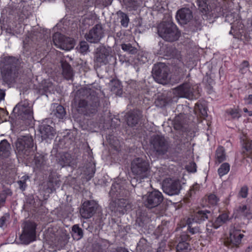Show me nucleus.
Segmentation results:
<instances>
[{
  "label": "nucleus",
  "instance_id": "obj_34",
  "mask_svg": "<svg viewBox=\"0 0 252 252\" xmlns=\"http://www.w3.org/2000/svg\"><path fill=\"white\" fill-rule=\"evenodd\" d=\"M72 237L74 239L77 240L81 239L84 235L82 229L80 228L78 224H74L72 227Z\"/></svg>",
  "mask_w": 252,
  "mask_h": 252
},
{
  "label": "nucleus",
  "instance_id": "obj_42",
  "mask_svg": "<svg viewBox=\"0 0 252 252\" xmlns=\"http://www.w3.org/2000/svg\"><path fill=\"white\" fill-rule=\"evenodd\" d=\"M121 47L123 50L132 55L135 54L137 52V49L135 47H133L130 43L122 44Z\"/></svg>",
  "mask_w": 252,
  "mask_h": 252
},
{
  "label": "nucleus",
  "instance_id": "obj_39",
  "mask_svg": "<svg viewBox=\"0 0 252 252\" xmlns=\"http://www.w3.org/2000/svg\"><path fill=\"white\" fill-rule=\"evenodd\" d=\"M57 160L58 164L62 167L68 165L70 163V158L69 155L66 154L61 155Z\"/></svg>",
  "mask_w": 252,
  "mask_h": 252
},
{
  "label": "nucleus",
  "instance_id": "obj_52",
  "mask_svg": "<svg viewBox=\"0 0 252 252\" xmlns=\"http://www.w3.org/2000/svg\"><path fill=\"white\" fill-rule=\"evenodd\" d=\"M28 179L29 177L28 176H24L22 177L21 180L18 182L20 188L21 190H25L27 187L26 181Z\"/></svg>",
  "mask_w": 252,
  "mask_h": 252
},
{
  "label": "nucleus",
  "instance_id": "obj_29",
  "mask_svg": "<svg viewBox=\"0 0 252 252\" xmlns=\"http://www.w3.org/2000/svg\"><path fill=\"white\" fill-rule=\"evenodd\" d=\"M226 160V153L222 146H219L215 153V163L220 164Z\"/></svg>",
  "mask_w": 252,
  "mask_h": 252
},
{
  "label": "nucleus",
  "instance_id": "obj_2",
  "mask_svg": "<svg viewBox=\"0 0 252 252\" xmlns=\"http://www.w3.org/2000/svg\"><path fill=\"white\" fill-rule=\"evenodd\" d=\"M158 33L163 39L169 42L177 40L180 36V32L173 22H163L158 27Z\"/></svg>",
  "mask_w": 252,
  "mask_h": 252
},
{
  "label": "nucleus",
  "instance_id": "obj_37",
  "mask_svg": "<svg viewBox=\"0 0 252 252\" xmlns=\"http://www.w3.org/2000/svg\"><path fill=\"white\" fill-rule=\"evenodd\" d=\"M230 165L227 162L222 163L218 169V173L220 177L226 175L230 170Z\"/></svg>",
  "mask_w": 252,
  "mask_h": 252
},
{
  "label": "nucleus",
  "instance_id": "obj_40",
  "mask_svg": "<svg viewBox=\"0 0 252 252\" xmlns=\"http://www.w3.org/2000/svg\"><path fill=\"white\" fill-rule=\"evenodd\" d=\"M139 119L136 115L130 113L127 118V124L131 126H135L138 123Z\"/></svg>",
  "mask_w": 252,
  "mask_h": 252
},
{
  "label": "nucleus",
  "instance_id": "obj_49",
  "mask_svg": "<svg viewBox=\"0 0 252 252\" xmlns=\"http://www.w3.org/2000/svg\"><path fill=\"white\" fill-rule=\"evenodd\" d=\"M229 213L228 210L224 211L218 217V221L220 220L221 222L225 223L228 220L229 218Z\"/></svg>",
  "mask_w": 252,
  "mask_h": 252
},
{
  "label": "nucleus",
  "instance_id": "obj_26",
  "mask_svg": "<svg viewBox=\"0 0 252 252\" xmlns=\"http://www.w3.org/2000/svg\"><path fill=\"white\" fill-rule=\"evenodd\" d=\"M211 211L205 210L197 211L194 215L193 220L197 223H201L208 219V215L211 214Z\"/></svg>",
  "mask_w": 252,
  "mask_h": 252
},
{
  "label": "nucleus",
  "instance_id": "obj_16",
  "mask_svg": "<svg viewBox=\"0 0 252 252\" xmlns=\"http://www.w3.org/2000/svg\"><path fill=\"white\" fill-rule=\"evenodd\" d=\"M115 210L121 214H124L132 209V203L128 198H120L114 202Z\"/></svg>",
  "mask_w": 252,
  "mask_h": 252
},
{
  "label": "nucleus",
  "instance_id": "obj_43",
  "mask_svg": "<svg viewBox=\"0 0 252 252\" xmlns=\"http://www.w3.org/2000/svg\"><path fill=\"white\" fill-rule=\"evenodd\" d=\"M65 114L66 112L64 108L61 105H59L56 107L54 113L55 115L60 119H63Z\"/></svg>",
  "mask_w": 252,
  "mask_h": 252
},
{
  "label": "nucleus",
  "instance_id": "obj_59",
  "mask_svg": "<svg viewBox=\"0 0 252 252\" xmlns=\"http://www.w3.org/2000/svg\"><path fill=\"white\" fill-rule=\"evenodd\" d=\"M188 231L191 234H194L198 231V229L195 227H192L190 223H188Z\"/></svg>",
  "mask_w": 252,
  "mask_h": 252
},
{
  "label": "nucleus",
  "instance_id": "obj_7",
  "mask_svg": "<svg viewBox=\"0 0 252 252\" xmlns=\"http://www.w3.org/2000/svg\"><path fill=\"white\" fill-rule=\"evenodd\" d=\"M150 142L153 151L157 156H162L167 153L169 145L163 136L154 135L151 137Z\"/></svg>",
  "mask_w": 252,
  "mask_h": 252
},
{
  "label": "nucleus",
  "instance_id": "obj_50",
  "mask_svg": "<svg viewBox=\"0 0 252 252\" xmlns=\"http://www.w3.org/2000/svg\"><path fill=\"white\" fill-rule=\"evenodd\" d=\"M228 113L233 118H239L241 116L238 108L230 109L228 110Z\"/></svg>",
  "mask_w": 252,
  "mask_h": 252
},
{
  "label": "nucleus",
  "instance_id": "obj_25",
  "mask_svg": "<svg viewBox=\"0 0 252 252\" xmlns=\"http://www.w3.org/2000/svg\"><path fill=\"white\" fill-rule=\"evenodd\" d=\"M63 75L67 80H72L73 77V70L71 65L66 61L62 63Z\"/></svg>",
  "mask_w": 252,
  "mask_h": 252
},
{
  "label": "nucleus",
  "instance_id": "obj_56",
  "mask_svg": "<svg viewBox=\"0 0 252 252\" xmlns=\"http://www.w3.org/2000/svg\"><path fill=\"white\" fill-rule=\"evenodd\" d=\"M9 218V215L8 214H5L0 218V227H2L6 225L7 219Z\"/></svg>",
  "mask_w": 252,
  "mask_h": 252
},
{
  "label": "nucleus",
  "instance_id": "obj_11",
  "mask_svg": "<svg viewBox=\"0 0 252 252\" xmlns=\"http://www.w3.org/2000/svg\"><path fill=\"white\" fill-rule=\"evenodd\" d=\"M169 71L168 67L164 63H159L154 65L152 74L158 82L162 83L167 80Z\"/></svg>",
  "mask_w": 252,
  "mask_h": 252
},
{
  "label": "nucleus",
  "instance_id": "obj_19",
  "mask_svg": "<svg viewBox=\"0 0 252 252\" xmlns=\"http://www.w3.org/2000/svg\"><path fill=\"white\" fill-rule=\"evenodd\" d=\"M39 130L43 139L53 138L55 134L54 128L44 121L39 126Z\"/></svg>",
  "mask_w": 252,
  "mask_h": 252
},
{
  "label": "nucleus",
  "instance_id": "obj_58",
  "mask_svg": "<svg viewBox=\"0 0 252 252\" xmlns=\"http://www.w3.org/2000/svg\"><path fill=\"white\" fill-rule=\"evenodd\" d=\"M128 6L131 8L132 10H136L138 7L137 1L134 0H130L128 1Z\"/></svg>",
  "mask_w": 252,
  "mask_h": 252
},
{
  "label": "nucleus",
  "instance_id": "obj_36",
  "mask_svg": "<svg viewBox=\"0 0 252 252\" xmlns=\"http://www.w3.org/2000/svg\"><path fill=\"white\" fill-rule=\"evenodd\" d=\"M160 48L158 51V54L159 55L163 56H169L172 52V49L166 44H164L161 42H159Z\"/></svg>",
  "mask_w": 252,
  "mask_h": 252
},
{
  "label": "nucleus",
  "instance_id": "obj_10",
  "mask_svg": "<svg viewBox=\"0 0 252 252\" xmlns=\"http://www.w3.org/2000/svg\"><path fill=\"white\" fill-rule=\"evenodd\" d=\"M143 203L148 208H153L158 206L163 201V195L158 190L148 192L143 196Z\"/></svg>",
  "mask_w": 252,
  "mask_h": 252
},
{
  "label": "nucleus",
  "instance_id": "obj_18",
  "mask_svg": "<svg viewBox=\"0 0 252 252\" xmlns=\"http://www.w3.org/2000/svg\"><path fill=\"white\" fill-rule=\"evenodd\" d=\"M190 238L189 235L186 233H183L180 237L179 243L177 245V252H189L190 250L189 243Z\"/></svg>",
  "mask_w": 252,
  "mask_h": 252
},
{
  "label": "nucleus",
  "instance_id": "obj_53",
  "mask_svg": "<svg viewBox=\"0 0 252 252\" xmlns=\"http://www.w3.org/2000/svg\"><path fill=\"white\" fill-rule=\"evenodd\" d=\"M94 1L97 5H102L106 7L111 4L112 0H95Z\"/></svg>",
  "mask_w": 252,
  "mask_h": 252
},
{
  "label": "nucleus",
  "instance_id": "obj_41",
  "mask_svg": "<svg viewBox=\"0 0 252 252\" xmlns=\"http://www.w3.org/2000/svg\"><path fill=\"white\" fill-rule=\"evenodd\" d=\"M190 30L193 32L200 30L202 27L201 20L194 19L190 23Z\"/></svg>",
  "mask_w": 252,
  "mask_h": 252
},
{
  "label": "nucleus",
  "instance_id": "obj_17",
  "mask_svg": "<svg viewBox=\"0 0 252 252\" xmlns=\"http://www.w3.org/2000/svg\"><path fill=\"white\" fill-rule=\"evenodd\" d=\"M176 18L181 24H187L193 18L192 11L188 8H182L176 13Z\"/></svg>",
  "mask_w": 252,
  "mask_h": 252
},
{
  "label": "nucleus",
  "instance_id": "obj_22",
  "mask_svg": "<svg viewBox=\"0 0 252 252\" xmlns=\"http://www.w3.org/2000/svg\"><path fill=\"white\" fill-rule=\"evenodd\" d=\"M26 159L34 164L37 168H40L45 162L44 156L38 153L35 154V152L33 156H29Z\"/></svg>",
  "mask_w": 252,
  "mask_h": 252
},
{
  "label": "nucleus",
  "instance_id": "obj_15",
  "mask_svg": "<svg viewBox=\"0 0 252 252\" xmlns=\"http://www.w3.org/2000/svg\"><path fill=\"white\" fill-rule=\"evenodd\" d=\"M98 204L94 201L88 200L85 201L82 206L80 213L82 218L89 219L96 212Z\"/></svg>",
  "mask_w": 252,
  "mask_h": 252
},
{
  "label": "nucleus",
  "instance_id": "obj_32",
  "mask_svg": "<svg viewBox=\"0 0 252 252\" xmlns=\"http://www.w3.org/2000/svg\"><path fill=\"white\" fill-rule=\"evenodd\" d=\"M96 171L95 164L94 163L90 162L86 165V169L84 170V175L88 181L90 180L94 176Z\"/></svg>",
  "mask_w": 252,
  "mask_h": 252
},
{
  "label": "nucleus",
  "instance_id": "obj_35",
  "mask_svg": "<svg viewBox=\"0 0 252 252\" xmlns=\"http://www.w3.org/2000/svg\"><path fill=\"white\" fill-rule=\"evenodd\" d=\"M53 40L56 45H59L63 49H64L62 47H64L65 39L63 34L58 32L55 33L53 36Z\"/></svg>",
  "mask_w": 252,
  "mask_h": 252
},
{
  "label": "nucleus",
  "instance_id": "obj_51",
  "mask_svg": "<svg viewBox=\"0 0 252 252\" xmlns=\"http://www.w3.org/2000/svg\"><path fill=\"white\" fill-rule=\"evenodd\" d=\"M238 211L245 217H248L250 214V210L248 208L246 205L240 206L238 208Z\"/></svg>",
  "mask_w": 252,
  "mask_h": 252
},
{
  "label": "nucleus",
  "instance_id": "obj_23",
  "mask_svg": "<svg viewBox=\"0 0 252 252\" xmlns=\"http://www.w3.org/2000/svg\"><path fill=\"white\" fill-rule=\"evenodd\" d=\"M10 150L11 146L7 140H1L0 142V158H8L10 155Z\"/></svg>",
  "mask_w": 252,
  "mask_h": 252
},
{
  "label": "nucleus",
  "instance_id": "obj_54",
  "mask_svg": "<svg viewBox=\"0 0 252 252\" xmlns=\"http://www.w3.org/2000/svg\"><path fill=\"white\" fill-rule=\"evenodd\" d=\"M148 220V218L147 215L145 216L144 214L142 216V215H139L137 219V221L139 222V225H142L145 224L147 220Z\"/></svg>",
  "mask_w": 252,
  "mask_h": 252
},
{
  "label": "nucleus",
  "instance_id": "obj_60",
  "mask_svg": "<svg viewBox=\"0 0 252 252\" xmlns=\"http://www.w3.org/2000/svg\"><path fill=\"white\" fill-rule=\"evenodd\" d=\"M207 82L208 83V85H206V87L208 88L210 91L212 90L213 87L212 85L215 84V81L212 79L211 78H207Z\"/></svg>",
  "mask_w": 252,
  "mask_h": 252
},
{
  "label": "nucleus",
  "instance_id": "obj_13",
  "mask_svg": "<svg viewBox=\"0 0 252 252\" xmlns=\"http://www.w3.org/2000/svg\"><path fill=\"white\" fill-rule=\"evenodd\" d=\"M181 186L178 180L166 179L162 184L163 191L169 195H173L179 193Z\"/></svg>",
  "mask_w": 252,
  "mask_h": 252
},
{
  "label": "nucleus",
  "instance_id": "obj_20",
  "mask_svg": "<svg viewBox=\"0 0 252 252\" xmlns=\"http://www.w3.org/2000/svg\"><path fill=\"white\" fill-rule=\"evenodd\" d=\"M219 201L220 198L216 194L210 193L202 199L201 205L203 207L214 209L218 205Z\"/></svg>",
  "mask_w": 252,
  "mask_h": 252
},
{
  "label": "nucleus",
  "instance_id": "obj_47",
  "mask_svg": "<svg viewBox=\"0 0 252 252\" xmlns=\"http://www.w3.org/2000/svg\"><path fill=\"white\" fill-rule=\"evenodd\" d=\"M249 189L247 186L245 185L241 187L238 193V197L246 198L248 196Z\"/></svg>",
  "mask_w": 252,
  "mask_h": 252
},
{
  "label": "nucleus",
  "instance_id": "obj_3",
  "mask_svg": "<svg viewBox=\"0 0 252 252\" xmlns=\"http://www.w3.org/2000/svg\"><path fill=\"white\" fill-rule=\"evenodd\" d=\"M16 152L21 158H26L33 155L36 147L34 148L33 140L31 136H24L17 139Z\"/></svg>",
  "mask_w": 252,
  "mask_h": 252
},
{
  "label": "nucleus",
  "instance_id": "obj_64",
  "mask_svg": "<svg viewBox=\"0 0 252 252\" xmlns=\"http://www.w3.org/2000/svg\"><path fill=\"white\" fill-rule=\"evenodd\" d=\"M199 189V187L197 184L194 185L190 189V191L192 193V192H195Z\"/></svg>",
  "mask_w": 252,
  "mask_h": 252
},
{
  "label": "nucleus",
  "instance_id": "obj_28",
  "mask_svg": "<svg viewBox=\"0 0 252 252\" xmlns=\"http://www.w3.org/2000/svg\"><path fill=\"white\" fill-rule=\"evenodd\" d=\"M76 0H63V2L65 3L66 6H71L72 4H74V2ZM80 2L82 3V6L83 8V9H87L90 7H92L93 6L94 3H95V0H79Z\"/></svg>",
  "mask_w": 252,
  "mask_h": 252
},
{
  "label": "nucleus",
  "instance_id": "obj_27",
  "mask_svg": "<svg viewBox=\"0 0 252 252\" xmlns=\"http://www.w3.org/2000/svg\"><path fill=\"white\" fill-rule=\"evenodd\" d=\"M194 111L202 118L205 119L207 116V108L204 103L197 102L194 106Z\"/></svg>",
  "mask_w": 252,
  "mask_h": 252
},
{
  "label": "nucleus",
  "instance_id": "obj_21",
  "mask_svg": "<svg viewBox=\"0 0 252 252\" xmlns=\"http://www.w3.org/2000/svg\"><path fill=\"white\" fill-rule=\"evenodd\" d=\"M109 52L104 47H100L97 49L95 54V61L99 63L106 64L107 63V57Z\"/></svg>",
  "mask_w": 252,
  "mask_h": 252
},
{
  "label": "nucleus",
  "instance_id": "obj_46",
  "mask_svg": "<svg viewBox=\"0 0 252 252\" xmlns=\"http://www.w3.org/2000/svg\"><path fill=\"white\" fill-rule=\"evenodd\" d=\"M147 241L146 239L142 238L137 243V248L141 251H145L147 249Z\"/></svg>",
  "mask_w": 252,
  "mask_h": 252
},
{
  "label": "nucleus",
  "instance_id": "obj_62",
  "mask_svg": "<svg viewBox=\"0 0 252 252\" xmlns=\"http://www.w3.org/2000/svg\"><path fill=\"white\" fill-rule=\"evenodd\" d=\"M224 223L220 220L218 221V218L216 219L215 221L213 223V226L214 228L217 229L221 226Z\"/></svg>",
  "mask_w": 252,
  "mask_h": 252
},
{
  "label": "nucleus",
  "instance_id": "obj_57",
  "mask_svg": "<svg viewBox=\"0 0 252 252\" xmlns=\"http://www.w3.org/2000/svg\"><path fill=\"white\" fill-rule=\"evenodd\" d=\"M7 197V192L3 190L0 193V204H4L6 201Z\"/></svg>",
  "mask_w": 252,
  "mask_h": 252
},
{
  "label": "nucleus",
  "instance_id": "obj_24",
  "mask_svg": "<svg viewBox=\"0 0 252 252\" xmlns=\"http://www.w3.org/2000/svg\"><path fill=\"white\" fill-rule=\"evenodd\" d=\"M4 66L7 67V72L11 74L13 69L16 67L17 60L13 56H5L3 59Z\"/></svg>",
  "mask_w": 252,
  "mask_h": 252
},
{
  "label": "nucleus",
  "instance_id": "obj_30",
  "mask_svg": "<svg viewBox=\"0 0 252 252\" xmlns=\"http://www.w3.org/2000/svg\"><path fill=\"white\" fill-rule=\"evenodd\" d=\"M244 236V234L241 233L239 230H235L230 234V241L233 245L238 246L241 243Z\"/></svg>",
  "mask_w": 252,
  "mask_h": 252
},
{
  "label": "nucleus",
  "instance_id": "obj_55",
  "mask_svg": "<svg viewBox=\"0 0 252 252\" xmlns=\"http://www.w3.org/2000/svg\"><path fill=\"white\" fill-rule=\"evenodd\" d=\"M128 86L135 91L140 90L139 83L136 81L131 80L128 83Z\"/></svg>",
  "mask_w": 252,
  "mask_h": 252
},
{
  "label": "nucleus",
  "instance_id": "obj_8",
  "mask_svg": "<svg viewBox=\"0 0 252 252\" xmlns=\"http://www.w3.org/2000/svg\"><path fill=\"white\" fill-rule=\"evenodd\" d=\"M94 99L92 105L89 104L88 101L85 99L79 100L77 107L78 113L87 116H91L95 114L97 111L99 102L97 97H94Z\"/></svg>",
  "mask_w": 252,
  "mask_h": 252
},
{
  "label": "nucleus",
  "instance_id": "obj_48",
  "mask_svg": "<svg viewBox=\"0 0 252 252\" xmlns=\"http://www.w3.org/2000/svg\"><path fill=\"white\" fill-rule=\"evenodd\" d=\"M249 63L247 61H244L240 66L239 72L242 74H245L249 70Z\"/></svg>",
  "mask_w": 252,
  "mask_h": 252
},
{
  "label": "nucleus",
  "instance_id": "obj_6",
  "mask_svg": "<svg viewBox=\"0 0 252 252\" xmlns=\"http://www.w3.org/2000/svg\"><path fill=\"white\" fill-rule=\"evenodd\" d=\"M13 113L16 118L23 121H31L33 118L32 107L26 100L18 103L13 108Z\"/></svg>",
  "mask_w": 252,
  "mask_h": 252
},
{
  "label": "nucleus",
  "instance_id": "obj_1",
  "mask_svg": "<svg viewBox=\"0 0 252 252\" xmlns=\"http://www.w3.org/2000/svg\"><path fill=\"white\" fill-rule=\"evenodd\" d=\"M225 20L230 23L231 25V30L229 32L230 34L233 35L235 38L245 39L248 42L252 41V18L250 21L251 26L250 28L251 30L245 32L244 35L242 34L244 33V25L237 17H235L233 13L227 15Z\"/></svg>",
  "mask_w": 252,
  "mask_h": 252
},
{
  "label": "nucleus",
  "instance_id": "obj_63",
  "mask_svg": "<svg viewBox=\"0 0 252 252\" xmlns=\"http://www.w3.org/2000/svg\"><path fill=\"white\" fill-rule=\"evenodd\" d=\"M84 22L85 24H89V25L94 24V22L91 18H86Z\"/></svg>",
  "mask_w": 252,
  "mask_h": 252
},
{
  "label": "nucleus",
  "instance_id": "obj_44",
  "mask_svg": "<svg viewBox=\"0 0 252 252\" xmlns=\"http://www.w3.org/2000/svg\"><path fill=\"white\" fill-rule=\"evenodd\" d=\"M183 121L179 115L175 117L173 121L174 127L176 130H181L183 127Z\"/></svg>",
  "mask_w": 252,
  "mask_h": 252
},
{
  "label": "nucleus",
  "instance_id": "obj_9",
  "mask_svg": "<svg viewBox=\"0 0 252 252\" xmlns=\"http://www.w3.org/2000/svg\"><path fill=\"white\" fill-rule=\"evenodd\" d=\"M198 91L194 90L189 82H185L175 88L174 93L179 97H184L192 99L196 97Z\"/></svg>",
  "mask_w": 252,
  "mask_h": 252
},
{
  "label": "nucleus",
  "instance_id": "obj_33",
  "mask_svg": "<svg viewBox=\"0 0 252 252\" xmlns=\"http://www.w3.org/2000/svg\"><path fill=\"white\" fill-rule=\"evenodd\" d=\"M117 14L121 26L124 28H127L129 23V18L127 14L121 10L118 11Z\"/></svg>",
  "mask_w": 252,
  "mask_h": 252
},
{
  "label": "nucleus",
  "instance_id": "obj_5",
  "mask_svg": "<svg viewBox=\"0 0 252 252\" xmlns=\"http://www.w3.org/2000/svg\"><path fill=\"white\" fill-rule=\"evenodd\" d=\"M37 224L33 221L28 220L23 223L22 234L20 236L23 244L28 245L36 240Z\"/></svg>",
  "mask_w": 252,
  "mask_h": 252
},
{
  "label": "nucleus",
  "instance_id": "obj_38",
  "mask_svg": "<svg viewBox=\"0 0 252 252\" xmlns=\"http://www.w3.org/2000/svg\"><path fill=\"white\" fill-rule=\"evenodd\" d=\"M103 241L102 240H98L95 242L92 247L90 252H104L105 248H104Z\"/></svg>",
  "mask_w": 252,
  "mask_h": 252
},
{
  "label": "nucleus",
  "instance_id": "obj_45",
  "mask_svg": "<svg viewBox=\"0 0 252 252\" xmlns=\"http://www.w3.org/2000/svg\"><path fill=\"white\" fill-rule=\"evenodd\" d=\"M89 45L85 41H80L78 46L77 47L79 52L82 54L86 53L89 50Z\"/></svg>",
  "mask_w": 252,
  "mask_h": 252
},
{
  "label": "nucleus",
  "instance_id": "obj_31",
  "mask_svg": "<svg viewBox=\"0 0 252 252\" xmlns=\"http://www.w3.org/2000/svg\"><path fill=\"white\" fill-rule=\"evenodd\" d=\"M243 147L244 149V156L252 159V140L246 139L244 141Z\"/></svg>",
  "mask_w": 252,
  "mask_h": 252
},
{
  "label": "nucleus",
  "instance_id": "obj_12",
  "mask_svg": "<svg viewBox=\"0 0 252 252\" xmlns=\"http://www.w3.org/2000/svg\"><path fill=\"white\" fill-rule=\"evenodd\" d=\"M222 0H216L213 2H209L208 0H197V4L199 9L203 13H207L210 10L212 12L214 11H220L222 8Z\"/></svg>",
  "mask_w": 252,
  "mask_h": 252
},
{
  "label": "nucleus",
  "instance_id": "obj_4",
  "mask_svg": "<svg viewBox=\"0 0 252 252\" xmlns=\"http://www.w3.org/2000/svg\"><path fill=\"white\" fill-rule=\"evenodd\" d=\"M131 171L137 178L147 177L150 170V164L146 158H136L131 163Z\"/></svg>",
  "mask_w": 252,
  "mask_h": 252
},
{
  "label": "nucleus",
  "instance_id": "obj_14",
  "mask_svg": "<svg viewBox=\"0 0 252 252\" xmlns=\"http://www.w3.org/2000/svg\"><path fill=\"white\" fill-rule=\"evenodd\" d=\"M102 27L100 24H96L88 33L85 37L90 43H98L103 37Z\"/></svg>",
  "mask_w": 252,
  "mask_h": 252
},
{
  "label": "nucleus",
  "instance_id": "obj_61",
  "mask_svg": "<svg viewBox=\"0 0 252 252\" xmlns=\"http://www.w3.org/2000/svg\"><path fill=\"white\" fill-rule=\"evenodd\" d=\"M245 104L247 105H252V94H249L244 98Z\"/></svg>",
  "mask_w": 252,
  "mask_h": 252
}]
</instances>
